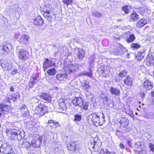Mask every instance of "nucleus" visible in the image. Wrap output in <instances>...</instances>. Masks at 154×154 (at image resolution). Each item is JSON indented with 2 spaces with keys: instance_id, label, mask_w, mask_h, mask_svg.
<instances>
[{
  "instance_id": "nucleus-45",
  "label": "nucleus",
  "mask_w": 154,
  "mask_h": 154,
  "mask_svg": "<svg viewBox=\"0 0 154 154\" xmlns=\"http://www.w3.org/2000/svg\"><path fill=\"white\" fill-rule=\"evenodd\" d=\"M100 154H116L113 152H109V151L106 150V151H102L100 152Z\"/></svg>"
},
{
  "instance_id": "nucleus-25",
  "label": "nucleus",
  "mask_w": 154,
  "mask_h": 154,
  "mask_svg": "<svg viewBox=\"0 0 154 154\" xmlns=\"http://www.w3.org/2000/svg\"><path fill=\"white\" fill-rule=\"evenodd\" d=\"M119 123L123 127H126L129 124L128 119L125 117H122L120 120Z\"/></svg>"
},
{
  "instance_id": "nucleus-52",
  "label": "nucleus",
  "mask_w": 154,
  "mask_h": 154,
  "mask_svg": "<svg viewBox=\"0 0 154 154\" xmlns=\"http://www.w3.org/2000/svg\"><path fill=\"white\" fill-rule=\"evenodd\" d=\"M127 143L128 146L130 147H132V143H131V141L130 140H127Z\"/></svg>"
},
{
  "instance_id": "nucleus-49",
  "label": "nucleus",
  "mask_w": 154,
  "mask_h": 154,
  "mask_svg": "<svg viewBox=\"0 0 154 154\" xmlns=\"http://www.w3.org/2000/svg\"><path fill=\"white\" fill-rule=\"evenodd\" d=\"M100 69V70H101V73L105 72V68L104 66H101Z\"/></svg>"
},
{
  "instance_id": "nucleus-44",
  "label": "nucleus",
  "mask_w": 154,
  "mask_h": 154,
  "mask_svg": "<svg viewBox=\"0 0 154 154\" xmlns=\"http://www.w3.org/2000/svg\"><path fill=\"white\" fill-rule=\"evenodd\" d=\"M96 58L95 57V55H92L89 59V60L91 61V63H94V62L95 61V62H97V61H95V60Z\"/></svg>"
},
{
  "instance_id": "nucleus-40",
  "label": "nucleus",
  "mask_w": 154,
  "mask_h": 154,
  "mask_svg": "<svg viewBox=\"0 0 154 154\" xmlns=\"http://www.w3.org/2000/svg\"><path fill=\"white\" fill-rule=\"evenodd\" d=\"M136 59L140 61L142 60L143 58V54L139 52L137 53L136 56Z\"/></svg>"
},
{
  "instance_id": "nucleus-23",
  "label": "nucleus",
  "mask_w": 154,
  "mask_h": 154,
  "mask_svg": "<svg viewBox=\"0 0 154 154\" xmlns=\"http://www.w3.org/2000/svg\"><path fill=\"white\" fill-rule=\"evenodd\" d=\"M41 97L45 100L46 103H51V97L49 94L43 93L41 95Z\"/></svg>"
},
{
  "instance_id": "nucleus-2",
  "label": "nucleus",
  "mask_w": 154,
  "mask_h": 154,
  "mask_svg": "<svg viewBox=\"0 0 154 154\" xmlns=\"http://www.w3.org/2000/svg\"><path fill=\"white\" fill-rule=\"evenodd\" d=\"M6 133L9 138L15 140H20L25 136L23 131L18 129H7Z\"/></svg>"
},
{
  "instance_id": "nucleus-64",
  "label": "nucleus",
  "mask_w": 154,
  "mask_h": 154,
  "mask_svg": "<svg viewBox=\"0 0 154 154\" xmlns=\"http://www.w3.org/2000/svg\"><path fill=\"white\" fill-rule=\"evenodd\" d=\"M153 27L154 29V25H153Z\"/></svg>"
},
{
  "instance_id": "nucleus-4",
  "label": "nucleus",
  "mask_w": 154,
  "mask_h": 154,
  "mask_svg": "<svg viewBox=\"0 0 154 154\" xmlns=\"http://www.w3.org/2000/svg\"><path fill=\"white\" fill-rule=\"evenodd\" d=\"M90 140L91 144V146L95 151H98L102 145L101 141L100 138L97 136L94 138L91 137Z\"/></svg>"
},
{
  "instance_id": "nucleus-51",
  "label": "nucleus",
  "mask_w": 154,
  "mask_h": 154,
  "mask_svg": "<svg viewBox=\"0 0 154 154\" xmlns=\"http://www.w3.org/2000/svg\"><path fill=\"white\" fill-rule=\"evenodd\" d=\"M18 72V69H14V70H12L11 72V74L13 75H15Z\"/></svg>"
},
{
  "instance_id": "nucleus-6",
  "label": "nucleus",
  "mask_w": 154,
  "mask_h": 154,
  "mask_svg": "<svg viewBox=\"0 0 154 154\" xmlns=\"http://www.w3.org/2000/svg\"><path fill=\"white\" fill-rule=\"evenodd\" d=\"M0 152L6 154H15L11 146H10L8 143H3L0 147Z\"/></svg>"
},
{
  "instance_id": "nucleus-24",
  "label": "nucleus",
  "mask_w": 154,
  "mask_h": 154,
  "mask_svg": "<svg viewBox=\"0 0 154 154\" xmlns=\"http://www.w3.org/2000/svg\"><path fill=\"white\" fill-rule=\"evenodd\" d=\"M134 79L129 75L127 76L124 80V83L127 85L131 86L132 85Z\"/></svg>"
},
{
  "instance_id": "nucleus-31",
  "label": "nucleus",
  "mask_w": 154,
  "mask_h": 154,
  "mask_svg": "<svg viewBox=\"0 0 154 154\" xmlns=\"http://www.w3.org/2000/svg\"><path fill=\"white\" fill-rule=\"evenodd\" d=\"M19 95V93L18 92L15 93L14 94H12L10 95V97L8 98V100L9 101L11 99L13 101H16L17 99V97Z\"/></svg>"
},
{
  "instance_id": "nucleus-18",
  "label": "nucleus",
  "mask_w": 154,
  "mask_h": 154,
  "mask_svg": "<svg viewBox=\"0 0 154 154\" xmlns=\"http://www.w3.org/2000/svg\"><path fill=\"white\" fill-rule=\"evenodd\" d=\"M1 66L4 70L7 71L11 70L12 68L11 64L6 60L1 61Z\"/></svg>"
},
{
  "instance_id": "nucleus-7",
  "label": "nucleus",
  "mask_w": 154,
  "mask_h": 154,
  "mask_svg": "<svg viewBox=\"0 0 154 154\" xmlns=\"http://www.w3.org/2000/svg\"><path fill=\"white\" fill-rule=\"evenodd\" d=\"M67 101L63 99H60L58 102L57 107L59 109L58 112L64 113L67 109V106L66 105Z\"/></svg>"
},
{
  "instance_id": "nucleus-13",
  "label": "nucleus",
  "mask_w": 154,
  "mask_h": 154,
  "mask_svg": "<svg viewBox=\"0 0 154 154\" xmlns=\"http://www.w3.org/2000/svg\"><path fill=\"white\" fill-rule=\"evenodd\" d=\"M38 76V74L37 73L32 75L30 77L28 84V85L30 88H32L34 87L35 84L36 82V81Z\"/></svg>"
},
{
  "instance_id": "nucleus-47",
  "label": "nucleus",
  "mask_w": 154,
  "mask_h": 154,
  "mask_svg": "<svg viewBox=\"0 0 154 154\" xmlns=\"http://www.w3.org/2000/svg\"><path fill=\"white\" fill-rule=\"evenodd\" d=\"M56 121H54L52 120H50L49 121L48 123L49 124H53V125H58V123L57 122H55Z\"/></svg>"
},
{
  "instance_id": "nucleus-20",
  "label": "nucleus",
  "mask_w": 154,
  "mask_h": 154,
  "mask_svg": "<svg viewBox=\"0 0 154 154\" xmlns=\"http://www.w3.org/2000/svg\"><path fill=\"white\" fill-rule=\"evenodd\" d=\"M53 65V61L52 60H50L48 58H46L45 60L43 63V67L45 70L48 68L51 67Z\"/></svg>"
},
{
  "instance_id": "nucleus-43",
  "label": "nucleus",
  "mask_w": 154,
  "mask_h": 154,
  "mask_svg": "<svg viewBox=\"0 0 154 154\" xmlns=\"http://www.w3.org/2000/svg\"><path fill=\"white\" fill-rule=\"evenodd\" d=\"M63 2L67 5L68 6L69 5H71L72 2V0H63Z\"/></svg>"
},
{
  "instance_id": "nucleus-14",
  "label": "nucleus",
  "mask_w": 154,
  "mask_h": 154,
  "mask_svg": "<svg viewBox=\"0 0 154 154\" xmlns=\"http://www.w3.org/2000/svg\"><path fill=\"white\" fill-rule=\"evenodd\" d=\"M79 145L76 144L74 141L70 142L67 146L69 150L71 151H74L75 152H78L79 149Z\"/></svg>"
},
{
  "instance_id": "nucleus-53",
  "label": "nucleus",
  "mask_w": 154,
  "mask_h": 154,
  "mask_svg": "<svg viewBox=\"0 0 154 154\" xmlns=\"http://www.w3.org/2000/svg\"><path fill=\"white\" fill-rule=\"evenodd\" d=\"M25 110V111H26V110H27V109L26 107V106L25 105H23L21 109V111H23V110Z\"/></svg>"
},
{
  "instance_id": "nucleus-36",
  "label": "nucleus",
  "mask_w": 154,
  "mask_h": 154,
  "mask_svg": "<svg viewBox=\"0 0 154 154\" xmlns=\"http://www.w3.org/2000/svg\"><path fill=\"white\" fill-rule=\"evenodd\" d=\"M82 119V116L81 115L79 114L75 115L74 116V119L73 121L76 123V122H80Z\"/></svg>"
},
{
  "instance_id": "nucleus-62",
  "label": "nucleus",
  "mask_w": 154,
  "mask_h": 154,
  "mask_svg": "<svg viewBox=\"0 0 154 154\" xmlns=\"http://www.w3.org/2000/svg\"><path fill=\"white\" fill-rule=\"evenodd\" d=\"M112 106H113V108H114V107H114V105H113V104H112Z\"/></svg>"
},
{
  "instance_id": "nucleus-26",
  "label": "nucleus",
  "mask_w": 154,
  "mask_h": 154,
  "mask_svg": "<svg viewBox=\"0 0 154 154\" xmlns=\"http://www.w3.org/2000/svg\"><path fill=\"white\" fill-rule=\"evenodd\" d=\"M0 109L2 111L4 112H9L10 108L8 105H4L3 104H1L0 105Z\"/></svg>"
},
{
  "instance_id": "nucleus-61",
  "label": "nucleus",
  "mask_w": 154,
  "mask_h": 154,
  "mask_svg": "<svg viewBox=\"0 0 154 154\" xmlns=\"http://www.w3.org/2000/svg\"><path fill=\"white\" fill-rule=\"evenodd\" d=\"M151 94L152 96V97H154V91L151 92Z\"/></svg>"
},
{
  "instance_id": "nucleus-15",
  "label": "nucleus",
  "mask_w": 154,
  "mask_h": 154,
  "mask_svg": "<svg viewBox=\"0 0 154 154\" xmlns=\"http://www.w3.org/2000/svg\"><path fill=\"white\" fill-rule=\"evenodd\" d=\"M84 101L83 98L80 97H75L72 101V104L75 106H80L83 104Z\"/></svg>"
},
{
  "instance_id": "nucleus-57",
  "label": "nucleus",
  "mask_w": 154,
  "mask_h": 154,
  "mask_svg": "<svg viewBox=\"0 0 154 154\" xmlns=\"http://www.w3.org/2000/svg\"><path fill=\"white\" fill-rule=\"evenodd\" d=\"M131 128L130 127H127L125 129V131L127 132H128L131 130Z\"/></svg>"
},
{
  "instance_id": "nucleus-11",
  "label": "nucleus",
  "mask_w": 154,
  "mask_h": 154,
  "mask_svg": "<svg viewBox=\"0 0 154 154\" xmlns=\"http://www.w3.org/2000/svg\"><path fill=\"white\" fill-rule=\"evenodd\" d=\"M117 47L118 48L117 49L113 51V53L114 55L122 56L127 52V49L124 47L120 44H118Z\"/></svg>"
},
{
  "instance_id": "nucleus-48",
  "label": "nucleus",
  "mask_w": 154,
  "mask_h": 154,
  "mask_svg": "<svg viewBox=\"0 0 154 154\" xmlns=\"http://www.w3.org/2000/svg\"><path fill=\"white\" fill-rule=\"evenodd\" d=\"M151 151L154 152V145L150 143L149 145Z\"/></svg>"
},
{
  "instance_id": "nucleus-10",
  "label": "nucleus",
  "mask_w": 154,
  "mask_h": 154,
  "mask_svg": "<svg viewBox=\"0 0 154 154\" xmlns=\"http://www.w3.org/2000/svg\"><path fill=\"white\" fill-rule=\"evenodd\" d=\"M51 9L48 5H45L43 11L44 16L49 21H51L52 19V16L51 14Z\"/></svg>"
},
{
  "instance_id": "nucleus-55",
  "label": "nucleus",
  "mask_w": 154,
  "mask_h": 154,
  "mask_svg": "<svg viewBox=\"0 0 154 154\" xmlns=\"http://www.w3.org/2000/svg\"><path fill=\"white\" fill-rule=\"evenodd\" d=\"M145 92L141 91L140 93V96L142 99L144 98L145 97Z\"/></svg>"
},
{
  "instance_id": "nucleus-1",
  "label": "nucleus",
  "mask_w": 154,
  "mask_h": 154,
  "mask_svg": "<svg viewBox=\"0 0 154 154\" xmlns=\"http://www.w3.org/2000/svg\"><path fill=\"white\" fill-rule=\"evenodd\" d=\"M100 118L99 115L96 113L90 114L87 117V122L89 125L93 124L96 127L101 126L105 122V116L103 113Z\"/></svg>"
},
{
  "instance_id": "nucleus-41",
  "label": "nucleus",
  "mask_w": 154,
  "mask_h": 154,
  "mask_svg": "<svg viewBox=\"0 0 154 154\" xmlns=\"http://www.w3.org/2000/svg\"><path fill=\"white\" fill-rule=\"evenodd\" d=\"M147 59L146 61V65L148 66H149L153 64L152 63V59L150 57V56H149V58L148 56L147 57Z\"/></svg>"
},
{
  "instance_id": "nucleus-17",
  "label": "nucleus",
  "mask_w": 154,
  "mask_h": 154,
  "mask_svg": "<svg viewBox=\"0 0 154 154\" xmlns=\"http://www.w3.org/2000/svg\"><path fill=\"white\" fill-rule=\"evenodd\" d=\"M29 37L28 35H22L19 39V42L21 44L27 45L29 43Z\"/></svg>"
},
{
  "instance_id": "nucleus-35",
  "label": "nucleus",
  "mask_w": 154,
  "mask_h": 154,
  "mask_svg": "<svg viewBox=\"0 0 154 154\" xmlns=\"http://www.w3.org/2000/svg\"><path fill=\"white\" fill-rule=\"evenodd\" d=\"M135 39V37L134 34H131L127 38L126 42L128 43H130L133 42Z\"/></svg>"
},
{
  "instance_id": "nucleus-5",
  "label": "nucleus",
  "mask_w": 154,
  "mask_h": 154,
  "mask_svg": "<svg viewBox=\"0 0 154 154\" xmlns=\"http://www.w3.org/2000/svg\"><path fill=\"white\" fill-rule=\"evenodd\" d=\"M21 48V46H19L17 47V51L19 59L23 61L26 60L28 58V52Z\"/></svg>"
},
{
  "instance_id": "nucleus-28",
  "label": "nucleus",
  "mask_w": 154,
  "mask_h": 154,
  "mask_svg": "<svg viewBox=\"0 0 154 154\" xmlns=\"http://www.w3.org/2000/svg\"><path fill=\"white\" fill-rule=\"evenodd\" d=\"M78 52V57L80 60H82L85 56V51L82 49H79Z\"/></svg>"
},
{
  "instance_id": "nucleus-3",
  "label": "nucleus",
  "mask_w": 154,
  "mask_h": 154,
  "mask_svg": "<svg viewBox=\"0 0 154 154\" xmlns=\"http://www.w3.org/2000/svg\"><path fill=\"white\" fill-rule=\"evenodd\" d=\"M42 140V137L40 136L35 138L31 141H28L25 139L22 144V146L23 148H28L30 147H38L39 146Z\"/></svg>"
},
{
  "instance_id": "nucleus-59",
  "label": "nucleus",
  "mask_w": 154,
  "mask_h": 154,
  "mask_svg": "<svg viewBox=\"0 0 154 154\" xmlns=\"http://www.w3.org/2000/svg\"><path fill=\"white\" fill-rule=\"evenodd\" d=\"M10 89L11 91L14 92V88L13 87H11Z\"/></svg>"
},
{
  "instance_id": "nucleus-50",
  "label": "nucleus",
  "mask_w": 154,
  "mask_h": 154,
  "mask_svg": "<svg viewBox=\"0 0 154 154\" xmlns=\"http://www.w3.org/2000/svg\"><path fill=\"white\" fill-rule=\"evenodd\" d=\"M119 146L122 149H124L125 148V146L123 142L120 143L119 145Z\"/></svg>"
},
{
  "instance_id": "nucleus-39",
  "label": "nucleus",
  "mask_w": 154,
  "mask_h": 154,
  "mask_svg": "<svg viewBox=\"0 0 154 154\" xmlns=\"http://www.w3.org/2000/svg\"><path fill=\"white\" fill-rule=\"evenodd\" d=\"M130 9V7L128 5H125L122 8V10L124 11V12L127 14L129 13V9Z\"/></svg>"
},
{
  "instance_id": "nucleus-12",
  "label": "nucleus",
  "mask_w": 154,
  "mask_h": 154,
  "mask_svg": "<svg viewBox=\"0 0 154 154\" xmlns=\"http://www.w3.org/2000/svg\"><path fill=\"white\" fill-rule=\"evenodd\" d=\"M79 65L78 64H70L65 67V70L68 73L70 74L77 71Z\"/></svg>"
},
{
  "instance_id": "nucleus-42",
  "label": "nucleus",
  "mask_w": 154,
  "mask_h": 154,
  "mask_svg": "<svg viewBox=\"0 0 154 154\" xmlns=\"http://www.w3.org/2000/svg\"><path fill=\"white\" fill-rule=\"evenodd\" d=\"M131 47L132 48H134L135 49H137L140 47V45L138 43H133L131 45Z\"/></svg>"
},
{
  "instance_id": "nucleus-22",
  "label": "nucleus",
  "mask_w": 154,
  "mask_h": 154,
  "mask_svg": "<svg viewBox=\"0 0 154 154\" xmlns=\"http://www.w3.org/2000/svg\"><path fill=\"white\" fill-rule=\"evenodd\" d=\"M110 91L111 94L116 96H119L120 94V90L116 88L111 87L110 88Z\"/></svg>"
},
{
  "instance_id": "nucleus-63",
  "label": "nucleus",
  "mask_w": 154,
  "mask_h": 154,
  "mask_svg": "<svg viewBox=\"0 0 154 154\" xmlns=\"http://www.w3.org/2000/svg\"><path fill=\"white\" fill-rule=\"evenodd\" d=\"M153 74H154V71H153Z\"/></svg>"
},
{
  "instance_id": "nucleus-34",
  "label": "nucleus",
  "mask_w": 154,
  "mask_h": 154,
  "mask_svg": "<svg viewBox=\"0 0 154 154\" xmlns=\"http://www.w3.org/2000/svg\"><path fill=\"white\" fill-rule=\"evenodd\" d=\"M82 86L83 88L88 92L89 88H90V86L89 85V82L86 80L84 81V83L82 85Z\"/></svg>"
},
{
  "instance_id": "nucleus-29",
  "label": "nucleus",
  "mask_w": 154,
  "mask_h": 154,
  "mask_svg": "<svg viewBox=\"0 0 154 154\" xmlns=\"http://www.w3.org/2000/svg\"><path fill=\"white\" fill-rule=\"evenodd\" d=\"M82 74L84 76H86L90 78H92L93 76V72L91 69H90L89 70L87 71L84 72Z\"/></svg>"
},
{
  "instance_id": "nucleus-21",
  "label": "nucleus",
  "mask_w": 154,
  "mask_h": 154,
  "mask_svg": "<svg viewBox=\"0 0 154 154\" xmlns=\"http://www.w3.org/2000/svg\"><path fill=\"white\" fill-rule=\"evenodd\" d=\"M44 20L40 16L37 17L33 19L32 23L34 25L41 26L44 23Z\"/></svg>"
},
{
  "instance_id": "nucleus-54",
  "label": "nucleus",
  "mask_w": 154,
  "mask_h": 154,
  "mask_svg": "<svg viewBox=\"0 0 154 154\" xmlns=\"http://www.w3.org/2000/svg\"><path fill=\"white\" fill-rule=\"evenodd\" d=\"M20 34V33L19 32H15V33L14 37L15 38L17 39V38L19 37V35Z\"/></svg>"
},
{
  "instance_id": "nucleus-9",
  "label": "nucleus",
  "mask_w": 154,
  "mask_h": 154,
  "mask_svg": "<svg viewBox=\"0 0 154 154\" xmlns=\"http://www.w3.org/2000/svg\"><path fill=\"white\" fill-rule=\"evenodd\" d=\"M153 85L148 80L144 81L140 85V89L141 91L146 92L147 91L152 89Z\"/></svg>"
},
{
  "instance_id": "nucleus-33",
  "label": "nucleus",
  "mask_w": 154,
  "mask_h": 154,
  "mask_svg": "<svg viewBox=\"0 0 154 154\" xmlns=\"http://www.w3.org/2000/svg\"><path fill=\"white\" fill-rule=\"evenodd\" d=\"M146 23V21L144 19H141L138 21L137 23V25L139 27H142Z\"/></svg>"
},
{
  "instance_id": "nucleus-58",
  "label": "nucleus",
  "mask_w": 154,
  "mask_h": 154,
  "mask_svg": "<svg viewBox=\"0 0 154 154\" xmlns=\"http://www.w3.org/2000/svg\"><path fill=\"white\" fill-rule=\"evenodd\" d=\"M150 57L152 59V63L153 64H154V59L152 55H150Z\"/></svg>"
},
{
  "instance_id": "nucleus-30",
  "label": "nucleus",
  "mask_w": 154,
  "mask_h": 154,
  "mask_svg": "<svg viewBox=\"0 0 154 154\" xmlns=\"http://www.w3.org/2000/svg\"><path fill=\"white\" fill-rule=\"evenodd\" d=\"M100 98L102 99L104 104H106L108 103L109 98L107 96L102 94L100 95Z\"/></svg>"
},
{
  "instance_id": "nucleus-46",
  "label": "nucleus",
  "mask_w": 154,
  "mask_h": 154,
  "mask_svg": "<svg viewBox=\"0 0 154 154\" xmlns=\"http://www.w3.org/2000/svg\"><path fill=\"white\" fill-rule=\"evenodd\" d=\"M142 144L140 142H136L135 143V147L136 148H137L140 147H141Z\"/></svg>"
},
{
  "instance_id": "nucleus-8",
  "label": "nucleus",
  "mask_w": 154,
  "mask_h": 154,
  "mask_svg": "<svg viewBox=\"0 0 154 154\" xmlns=\"http://www.w3.org/2000/svg\"><path fill=\"white\" fill-rule=\"evenodd\" d=\"M35 110L37 113L41 116L48 112V107L42 103L39 104Z\"/></svg>"
},
{
  "instance_id": "nucleus-60",
  "label": "nucleus",
  "mask_w": 154,
  "mask_h": 154,
  "mask_svg": "<svg viewBox=\"0 0 154 154\" xmlns=\"http://www.w3.org/2000/svg\"><path fill=\"white\" fill-rule=\"evenodd\" d=\"M129 114L130 116H132L133 115V112L131 110H130L129 111Z\"/></svg>"
},
{
  "instance_id": "nucleus-56",
  "label": "nucleus",
  "mask_w": 154,
  "mask_h": 154,
  "mask_svg": "<svg viewBox=\"0 0 154 154\" xmlns=\"http://www.w3.org/2000/svg\"><path fill=\"white\" fill-rule=\"evenodd\" d=\"M92 14L93 15L96 16H99L100 15V13L97 12H95V13H93Z\"/></svg>"
},
{
  "instance_id": "nucleus-19",
  "label": "nucleus",
  "mask_w": 154,
  "mask_h": 154,
  "mask_svg": "<svg viewBox=\"0 0 154 154\" xmlns=\"http://www.w3.org/2000/svg\"><path fill=\"white\" fill-rule=\"evenodd\" d=\"M12 48L11 44H8L4 45L2 47V53L4 55L7 54Z\"/></svg>"
},
{
  "instance_id": "nucleus-37",
  "label": "nucleus",
  "mask_w": 154,
  "mask_h": 154,
  "mask_svg": "<svg viewBox=\"0 0 154 154\" xmlns=\"http://www.w3.org/2000/svg\"><path fill=\"white\" fill-rule=\"evenodd\" d=\"M138 15L135 12H133L131 14V18L134 21L137 20L138 18Z\"/></svg>"
},
{
  "instance_id": "nucleus-16",
  "label": "nucleus",
  "mask_w": 154,
  "mask_h": 154,
  "mask_svg": "<svg viewBox=\"0 0 154 154\" xmlns=\"http://www.w3.org/2000/svg\"><path fill=\"white\" fill-rule=\"evenodd\" d=\"M127 72L125 70L121 71L115 77L114 79L115 81L116 82H118L122 80L124 78L127 77Z\"/></svg>"
},
{
  "instance_id": "nucleus-27",
  "label": "nucleus",
  "mask_w": 154,
  "mask_h": 154,
  "mask_svg": "<svg viewBox=\"0 0 154 154\" xmlns=\"http://www.w3.org/2000/svg\"><path fill=\"white\" fill-rule=\"evenodd\" d=\"M67 78V75L66 74H60L56 76L57 79L60 81L64 80Z\"/></svg>"
},
{
  "instance_id": "nucleus-32",
  "label": "nucleus",
  "mask_w": 154,
  "mask_h": 154,
  "mask_svg": "<svg viewBox=\"0 0 154 154\" xmlns=\"http://www.w3.org/2000/svg\"><path fill=\"white\" fill-rule=\"evenodd\" d=\"M57 72L56 69L54 68L50 69L47 71V74L50 75H54Z\"/></svg>"
},
{
  "instance_id": "nucleus-38",
  "label": "nucleus",
  "mask_w": 154,
  "mask_h": 154,
  "mask_svg": "<svg viewBox=\"0 0 154 154\" xmlns=\"http://www.w3.org/2000/svg\"><path fill=\"white\" fill-rule=\"evenodd\" d=\"M88 103L86 102H83V104L82 105H81L79 106L81 108V109H83L84 110H86L87 109V108Z\"/></svg>"
}]
</instances>
